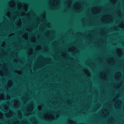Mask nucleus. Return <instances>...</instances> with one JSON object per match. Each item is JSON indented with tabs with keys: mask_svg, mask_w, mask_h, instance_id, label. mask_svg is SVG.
Listing matches in <instances>:
<instances>
[{
	"mask_svg": "<svg viewBox=\"0 0 124 124\" xmlns=\"http://www.w3.org/2000/svg\"><path fill=\"white\" fill-rule=\"evenodd\" d=\"M31 103H32V104H31V109L30 110V111H29L30 113L29 115H28L27 114H26L25 116H28V115H29L31 114V112L33 111V110L34 109V105L33 104V101H32Z\"/></svg>",
	"mask_w": 124,
	"mask_h": 124,
	"instance_id": "1",
	"label": "nucleus"
},
{
	"mask_svg": "<svg viewBox=\"0 0 124 124\" xmlns=\"http://www.w3.org/2000/svg\"><path fill=\"white\" fill-rule=\"evenodd\" d=\"M14 100L15 101V102H16V104L14 105V107L16 108H18L20 105V102L18 101H16V99H15Z\"/></svg>",
	"mask_w": 124,
	"mask_h": 124,
	"instance_id": "2",
	"label": "nucleus"
},
{
	"mask_svg": "<svg viewBox=\"0 0 124 124\" xmlns=\"http://www.w3.org/2000/svg\"><path fill=\"white\" fill-rule=\"evenodd\" d=\"M68 121L69 124H76V122L73 121H71L70 120H68Z\"/></svg>",
	"mask_w": 124,
	"mask_h": 124,
	"instance_id": "3",
	"label": "nucleus"
},
{
	"mask_svg": "<svg viewBox=\"0 0 124 124\" xmlns=\"http://www.w3.org/2000/svg\"><path fill=\"white\" fill-rule=\"evenodd\" d=\"M117 50H120L121 51V54H119L118 55V56L119 57H120V56H122L123 55V54L122 53V52L121 51V49H119V48H117Z\"/></svg>",
	"mask_w": 124,
	"mask_h": 124,
	"instance_id": "4",
	"label": "nucleus"
},
{
	"mask_svg": "<svg viewBox=\"0 0 124 124\" xmlns=\"http://www.w3.org/2000/svg\"><path fill=\"white\" fill-rule=\"evenodd\" d=\"M19 113H18V115L20 117L21 119L22 118V114L21 112L20 111H19Z\"/></svg>",
	"mask_w": 124,
	"mask_h": 124,
	"instance_id": "5",
	"label": "nucleus"
},
{
	"mask_svg": "<svg viewBox=\"0 0 124 124\" xmlns=\"http://www.w3.org/2000/svg\"><path fill=\"white\" fill-rule=\"evenodd\" d=\"M4 107L5 108L4 109L5 110H8L9 108L8 107H7L6 105L5 104H4L3 105Z\"/></svg>",
	"mask_w": 124,
	"mask_h": 124,
	"instance_id": "6",
	"label": "nucleus"
},
{
	"mask_svg": "<svg viewBox=\"0 0 124 124\" xmlns=\"http://www.w3.org/2000/svg\"><path fill=\"white\" fill-rule=\"evenodd\" d=\"M10 3L11 4V5L12 4H13L14 5V6H16V3L14 1H11L10 2Z\"/></svg>",
	"mask_w": 124,
	"mask_h": 124,
	"instance_id": "7",
	"label": "nucleus"
},
{
	"mask_svg": "<svg viewBox=\"0 0 124 124\" xmlns=\"http://www.w3.org/2000/svg\"><path fill=\"white\" fill-rule=\"evenodd\" d=\"M0 114H1V116H0V118L2 119H4V116L3 115V114H2V113H0Z\"/></svg>",
	"mask_w": 124,
	"mask_h": 124,
	"instance_id": "8",
	"label": "nucleus"
},
{
	"mask_svg": "<svg viewBox=\"0 0 124 124\" xmlns=\"http://www.w3.org/2000/svg\"><path fill=\"white\" fill-rule=\"evenodd\" d=\"M4 95L3 93H2L1 95V96H2V99H0L1 100H5L4 97Z\"/></svg>",
	"mask_w": 124,
	"mask_h": 124,
	"instance_id": "9",
	"label": "nucleus"
},
{
	"mask_svg": "<svg viewBox=\"0 0 124 124\" xmlns=\"http://www.w3.org/2000/svg\"><path fill=\"white\" fill-rule=\"evenodd\" d=\"M10 97L8 95L7 96V98L6 99V100H10Z\"/></svg>",
	"mask_w": 124,
	"mask_h": 124,
	"instance_id": "10",
	"label": "nucleus"
},
{
	"mask_svg": "<svg viewBox=\"0 0 124 124\" xmlns=\"http://www.w3.org/2000/svg\"><path fill=\"white\" fill-rule=\"evenodd\" d=\"M34 118L35 119V123L36 124H37L38 123V122L37 121V119L35 118V117H34Z\"/></svg>",
	"mask_w": 124,
	"mask_h": 124,
	"instance_id": "11",
	"label": "nucleus"
},
{
	"mask_svg": "<svg viewBox=\"0 0 124 124\" xmlns=\"http://www.w3.org/2000/svg\"><path fill=\"white\" fill-rule=\"evenodd\" d=\"M10 81L11 82L10 83L9 82V83H8V85H10L11 86H12V82H11L12 81V80H10Z\"/></svg>",
	"mask_w": 124,
	"mask_h": 124,
	"instance_id": "12",
	"label": "nucleus"
},
{
	"mask_svg": "<svg viewBox=\"0 0 124 124\" xmlns=\"http://www.w3.org/2000/svg\"><path fill=\"white\" fill-rule=\"evenodd\" d=\"M26 6H27V8L26 9H25V11L26 12H27L28 11V5L27 4H25Z\"/></svg>",
	"mask_w": 124,
	"mask_h": 124,
	"instance_id": "13",
	"label": "nucleus"
},
{
	"mask_svg": "<svg viewBox=\"0 0 124 124\" xmlns=\"http://www.w3.org/2000/svg\"><path fill=\"white\" fill-rule=\"evenodd\" d=\"M10 113H11V114H10V116H11L12 115V114L13 112L11 110H10Z\"/></svg>",
	"mask_w": 124,
	"mask_h": 124,
	"instance_id": "14",
	"label": "nucleus"
},
{
	"mask_svg": "<svg viewBox=\"0 0 124 124\" xmlns=\"http://www.w3.org/2000/svg\"><path fill=\"white\" fill-rule=\"evenodd\" d=\"M43 16L44 17V18L46 20V13H45L44 14Z\"/></svg>",
	"mask_w": 124,
	"mask_h": 124,
	"instance_id": "15",
	"label": "nucleus"
},
{
	"mask_svg": "<svg viewBox=\"0 0 124 124\" xmlns=\"http://www.w3.org/2000/svg\"><path fill=\"white\" fill-rule=\"evenodd\" d=\"M87 74L88 77H91V74H90V73H88V74Z\"/></svg>",
	"mask_w": 124,
	"mask_h": 124,
	"instance_id": "16",
	"label": "nucleus"
},
{
	"mask_svg": "<svg viewBox=\"0 0 124 124\" xmlns=\"http://www.w3.org/2000/svg\"><path fill=\"white\" fill-rule=\"evenodd\" d=\"M30 51L31 52L30 53V54L31 55L33 53H32V49H30Z\"/></svg>",
	"mask_w": 124,
	"mask_h": 124,
	"instance_id": "17",
	"label": "nucleus"
},
{
	"mask_svg": "<svg viewBox=\"0 0 124 124\" xmlns=\"http://www.w3.org/2000/svg\"><path fill=\"white\" fill-rule=\"evenodd\" d=\"M48 23H49V24L47 25V26H48V27L50 28V24L51 23L50 22H49Z\"/></svg>",
	"mask_w": 124,
	"mask_h": 124,
	"instance_id": "18",
	"label": "nucleus"
},
{
	"mask_svg": "<svg viewBox=\"0 0 124 124\" xmlns=\"http://www.w3.org/2000/svg\"><path fill=\"white\" fill-rule=\"evenodd\" d=\"M102 78L105 79V80H107V78L106 77H104L103 78Z\"/></svg>",
	"mask_w": 124,
	"mask_h": 124,
	"instance_id": "19",
	"label": "nucleus"
},
{
	"mask_svg": "<svg viewBox=\"0 0 124 124\" xmlns=\"http://www.w3.org/2000/svg\"><path fill=\"white\" fill-rule=\"evenodd\" d=\"M18 59L17 58L15 60V62H18Z\"/></svg>",
	"mask_w": 124,
	"mask_h": 124,
	"instance_id": "20",
	"label": "nucleus"
},
{
	"mask_svg": "<svg viewBox=\"0 0 124 124\" xmlns=\"http://www.w3.org/2000/svg\"><path fill=\"white\" fill-rule=\"evenodd\" d=\"M15 35V34L14 33H12L11 35H10V36H12L13 35Z\"/></svg>",
	"mask_w": 124,
	"mask_h": 124,
	"instance_id": "21",
	"label": "nucleus"
},
{
	"mask_svg": "<svg viewBox=\"0 0 124 124\" xmlns=\"http://www.w3.org/2000/svg\"><path fill=\"white\" fill-rule=\"evenodd\" d=\"M57 4L58 5V6H57V7H58V8H59V2L57 3Z\"/></svg>",
	"mask_w": 124,
	"mask_h": 124,
	"instance_id": "22",
	"label": "nucleus"
},
{
	"mask_svg": "<svg viewBox=\"0 0 124 124\" xmlns=\"http://www.w3.org/2000/svg\"><path fill=\"white\" fill-rule=\"evenodd\" d=\"M69 8L70 7L71 3L70 2L69 3Z\"/></svg>",
	"mask_w": 124,
	"mask_h": 124,
	"instance_id": "23",
	"label": "nucleus"
},
{
	"mask_svg": "<svg viewBox=\"0 0 124 124\" xmlns=\"http://www.w3.org/2000/svg\"><path fill=\"white\" fill-rule=\"evenodd\" d=\"M117 74H121V72H119V71L118 72H117Z\"/></svg>",
	"mask_w": 124,
	"mask_h": 124,
	"instance_id": "24",
	"label": "nucleus"
},
{
	"mask_svg": "<svg viewBox=\"0 0 124 124\" xmlns=\"http://www.w3.org/2000/svg\"><path fill=\"white\" fill-rule=\"evenodd\" d=\"M118 16H119L122 17V15L121 14H119L118 15Z\"/></svg>",
	"mask_w": 124,
	"mask_h": 124,
	"instance_id": "25",
	"label": "nucleus"
},
{
	"mask_svg": "<svg viewBox=\"0 0 124 124\" xmlns=\"http://www.w3.org/2000/svg\"><path fill=\"white\" fill-rule=\"evenodd\" d=\"M84 71H85L86 72H88L85 69H84Z\"/></svg>",
	"mask_w": 124,
	"mask_h": 124,
	"instance_id": "26",
	"label": "nucleus"
},
{
	"mask_svg": "<svg viewBox=\"0 0 124 124\" xmlns=\"http://www.w3.org/2000/svg\"><path fill=\"white\" fill-rule=\"evenodd\" d=\"M52 118L53 119V120H54V119H55V118L53 116Z\"/></svg>",
	"mask_w": 124,
	"mask_h": 124,
	"instance_id": "27",
	"label": "nucleus"
},
{
	"mask_svg": "<svg viewBox=\"0 0 124 124\" xmlns=\"http://www.w3.org/2000/svg\"><path fill=\"white\" fill-rule=\"evenodd\" d=\"M46 49L47 50V51H48V47L47 46L46 47Z\"/></svg>",
	"mask_w": 124,
	"mask_h": 124,
	"instance_id": "28",
	"label": "nucleus"
},
{
	"mask_svg": "<svg viewBox=\"0 0 124 124\" xmlns=\"http://www.w3.org/2000/svg\"><path fill=\"white\" fill-rule=\"evenodd\" d=\"M112 58L113 59V63H115V61L113 59V58Z\"/></svg>",
	"mask_w": 124,
	"mask_h": 124,
	"instance_id": "29",
	"label": "nucleus"
},
{
	"mask_svg": "<svg viewBox=\"0 0 124 124\" xmlns=\"http://www.w3.org/2000/svg\"><path fill=\"white\" fill-rule=\"evenodd\" d=\"M45 119L46 120H47V119H48V118L47 117H45Z\"/></svg>",
	"mask_w": 124,
	"mask_h": 124,
	"instance_id": "30",
	"label": "nucleus"
},
{
	"mask_svg": "<svg viewBox=\"0 0 124 124\" xmlns=\"http://www.w3.org/2000/svg\"><path fill=\"white\" fill-rule=\"evenodd\" d=\"M28 31H29L30 32L31 31L29 29H28L27 30Z\"/></svg>",
	"mask_w": 124,
	"mask_h": 124,
	"instance_id": "31",
	"label": "nucleus"
},
{
	"mask_svg": "<svg viewBox=\"0 0 124 124\" xmlns=\"http://www.w3.org/2000/svg\"><path fill=\"white\" fill-rule=\"evenodd\" d=\"M104 17H107V15H105L104 16Z\"/></svg>",
	"mask_w": 124,
	"mask_h": 124,
	"instance_id": "32",
	"label": "nucleus"
},
{
	"mask_svg": "<svg viewBox=\"0 0 124 124\" xmlns=\"http://www.w3.org/2000/svg\"><path fill=\"white\" fill-rule=\"evenodd\" d=\"M93 65L94 66H95V63H93Z\"/></svg>",
	"mask_w": 124,
	"mask_h": 124,
	"instance_id": "33",
	"label": "nucleus"
},
{
	"mask_svg": "<svg viewBox=\"0 0 124 124\" xmlns=\"http://www.w3.org/2000/svg\"><path fill=\"white\" fill-rule=\"evenodd\" d=\"M20 25L21 26L22 25L21 22V23H20Z\"/></svg>",
	"mask_w": 124,
	"mask_h": 124,
	"instance_id": "34",
	"label": "nucleus"
},
{
	"mask_svg": "<svg viewBox=\"0 0 124 124\" xmlns=\"http://www.w3.org/2000/svg\"><path fill=\"white\" fill-rule=\"evenodd\" d=\"M28 15L29 16H30V15L29 13H28Z\"/></svg>",
	"mask_w": 124,
	"mask_h": 124,
	"instance_id": "35",
	"label": "nucleus"
},
{
	"mask_svg": "<svg viewBox=\"0 0 124 124\" xmlns=\"http://www.w3.org/2000/svg\"><path fill=\"white\" fill-rule=\"evenodd\" d=\"M7 102L8 103V104H9V101H7Z\"/></svg>",
	"mask_w": 124,
	"mask_h": 124,
	"instance_id": "36",
	"label": "nucleus"
},
{
	"mask_svg": "<svg viewBox=\"0 0 124 124\" xmlns=\"http://www.w3.org/2000/svg\"><path fill=\"white\" fill-rule=\"evenodd\" d=\"M119 13H120V14H121V11H120V10H119Z\"/></svg>",
	"mask_w": 124,
	"mask_h": 124,
	"instance_id": "37",
	"label": "nucleus"
},
{
	"mask_svg": "<svg viewBox=\"0 0 124 124\" xmlns=\"http://www.w3.org/2000/svg\"><path fill=\"white\" fill-rule=\"evenodd\" d=\"M83 114H84L85 115V112H83Z\"/></svg>",
	"mask_w": 124,
	"mask_h": 124,
	"instance_id": "38",
	"label": "nucleus"
},
{
	"mask_svg": "<svg viewBox=\"0 0 124 124\" xmlns=\"http://www.w3.org/2000/svg\"><path fill=\"white\" fill-rule=\"evenodd\" d=\"M18 52H17L16 53V55L17 56V54H18Z\"/></svg>",
	"mask_w": 124,
	"mask_h": 124,
	"instance_id": "39",
	"label": "nucleus"
},
{
	"mask_svg": "<svg viewBox=\"0 0 124 124\" xmlns=\"http://www.w3.org/2000/svg\"><path fill=\"white\" fill-rule=\"evenodd\" d=\"M59 115H58L57 116V117H59Z\"/></svg>",
	"mask_w": 124,
	"mask_h": 124,
	"instance_id": "40",
	"label": "nucleus"
},
{
	"mask_svg": "<svg viewBox=\"0 0 124 124\" xmlns=\"http://www.w3.org/2000/svg\"><path fill=\"white\" fill-rule=\"evenodd\" d=\"M55 32H56L55 31H54V34L55 33Z\"/></svg>",
	"mask_w": 124,
	"mask_h": 124,
	"instance_id": "41",
	"label": "nucleus"
},
{
	"mask_svg": "<svg viewBox=\"0 0 124 124\" xmlns=\"http://www.w3.org/2000/svg\"><path fill=\"white\" fill-rule=\"evenodd\" d=\"M111 1V2H113V0H112Z\"/></svg>",
	"mask_w": 124,
	"mask_h": 124,
	"instance_id": "42",
	"label": "nucleus"
},
{
	"mask_svg": "<svg viewBox=\"0 0 124 124\" xmlns=\"http://www.w3.org/2000/svg\"><path fill=\"white\" fill-rule=\"evenodd\" d=\"M69 103L70 104H71V102H69Z\"/></svg>",
	"mask_w": 124,
	"mask_h": 124,
	"instance_id": "43",
	"label": "nucleus"
},
{
	"mask_svg": "<svg viewBox=\"0 0 124 124\" xmlns=\"http://www.w3.org/2000/svg\"><path fill=\"white\" fill-rule=\"evenodd\" d=\"M25 13H24V14H23V16H25Z\"/></svg>",
	"mask_w": 124,
	"mask_h": 124,
	"instance_id": "44",
	"label": "nucleus"
},
{
	"mask_svg": "<svg viewBox=\"0 0 124 124\" xmlns=\"http://www.w3.org/2000/svg\"><path fill=\"white\" fill-rule=\"evenodd\" d=\"M99 12L98 11L97 12V14H99Z\"/></svg>",
	"mask_w": 124,
	"mask_h": 124,
	"instance_id": "45",
	"label": "nucleus"
},
{
	"mask_svg": "<svg viewBox=\"0 0 124 124\" xmlns=\"http://www.w3.org/2000/svg\"><path fill=\"white\" fill-rule=\"evenodd\" d=\"M120 28H122V27L121 26H120Z\"/></svg>",
	"mask_w": 124,
	"mask_h": 124,
	"instance_id": "46",
	"label": "nucleus"
},
{
	"mask_svg": "<svg viewBox=\"0 0 124 124\" xmlns=\"http://www.w3.org/2000/svg\"><path fill=\"white\" fill-rule=\"evenodd\" d=\"M111 20L112 22H113V19H111Z\"/></svg>",
	"mask_w": 124,
	"mask_h": 124,
	"instance_id": "47",
	"label": "nucleus"
},
{
	"mask_svg": "<svg viewBox=\"0 0 124 124\" xmlns=\"http://www.w3.org/2000/svg\"><path fill=\"white\" fill-rule=\"evenodd\" d=\"M21 74H22V71H21Z\"/></svg>",
	"mask_w": 124,
	"mask_h": 124,
	"instance_id": "48",
	"label": "nucleus"
},
{
	"mask_svg": "<svg viewBox=\"0 0 124 124\" xmlns=\"http://www.w3.org/2000/svg\"><path fill=\"white\" fill-rule=\"evenodd\" d=\"M40 49H41V46H40Z\"/></svg>",
	"mask_w": 124,
	"mask_h": 124,
	"instance_id": "49",
	"label": "nucleus"
},
{
	"mask_svg": "<svg viewBox=\"0 0 124 124\" xmlns=\"http://www.w3.org/2000/svg\"><path fill=\"white\" fill-rule=\"evenodd\" d=\"M56 36H54V38H55Z\"/></svg>",
	"mask_w": 124,
	"mask_h": 124,
	"instance_id": "50",
	"label": "nucleus"
},
{
	"mask_svg": "<svg viewBox=\"0 0 124 124\" xmlns=\"http://www.w3.org/2000/svg\"><path fill=\"white\" fill-rule=\"evenodd\" d=\"M27 37H28V34L27 35Z\"/></svg>",
	"mask_w": 124,
	"mask_h": 124,
	"instance_id": "51",
	"label": "nucleus"
},
{
	"mask_svg": "<svg viewBox=\"0 0 124 124\" xmlns=\"http://www.w3.org/2000/svg\"><path fill=\"white\" fill-rule=\"evenodd\" d=\"M116 101V100H114V101Z\"/></svg>",
	"mask_w": 124,
	"mask_h": 124,
	"instance_id": "52",
	"label": "nucleus"
},
{
	"mask_svg": "<svg viewBox=\"0 0 124 124\" xmlns=\"http://www.w3.org/2000/svg\"><path fill=\"white\" fill-rule=\"evenodd\" d=\"M44 61L45 62H46V60H44Z\"/></svg>",
	"mask_w": 124,
	"mask_h": 124,
	"instance_id": "53",
	"label": "nucleus"
},
{
	"mask_svg": "<svg viewBox=\"0 0 124 124\" xmlns=\"http://www.w3.org/2000/svg\"><path fill=\"white\" fill-rule=\"evenodd\" d=\"M118 106H119V107H120V105H118Z\"/></svg>",
	"mask_w": 124,
	"mask_h": 124,
	"instance_id": "54",
	"label": "nucleus"
},
{
	"mask_svg": "<svg viewBox=\"0 0 124 124\" xmlns=\"http://www.w3.org/2000/svg\"><path fill=\"white\" fill-rule=\"evenodd\" d=\"M19 61L21 62H22V61L21 60H19Z\"/></svg>",
	"mask_w": 124,
	"mask_h": 124,
	"instance_id": "55",
	"label": "nucleus"
},
{
	"mask_svg": "<svg viewBox=\"0 0 124 124\" xmlns=\"http://www.w3.org/2000/svg\"><path fill=\"white\" fill-rule=\"evenodd\" d=\"M107 113L108 114H109V112H108Z\"/></svg>",
	"mask_w": 124,
	"mask_h": 124,
	"instance_id": "56",
	"label": "nucleus"
},
{
	"mask_svg": "<svg viewBox=\"0 0 124 124\" xmlns=\"http://www.w3.org/2000/svg\"><path fill=\"white\" fill-rule=\"evenodd\" d=\"M78 33H79V34H80V33L79 32H78Z\"/></svg>",
	"mask_w": 124,
	"mask_h": 124,
	"instance_id": "57",
	"label": "nucleus"
},
{
	"mask_svg": "<svg viewBox=\"0 0 124 124\" xmlns=\"http://www.w3.org/2000/svg\"><path fill=\"white\" fill-rule=\"evenodd\" d=\"M17 122H18L19 123H19V122H18V121H17Z\"/></svg>",
	"mask_w": 124,
	"mask_h": 124,
	"instance_id": "58",
	"label": "nucleus"
},
{
	"mask_svg": "<svg viewBox=\"0 0 124 124\" xmlns=\"http://www.w3.org/2000/svg\"><path fill=\"white\" fill-rule=\"evenodd\" d=\"M6 73L7 74L8 73V72H7Z\"/></svg>",
	"mask_w": 124,
	"mask_h": 124,
	"instance_id": "59",
	"label": "nucleus"
},
{
	"mask_svg": "<svg viewBox=\"0 0 124 124\" xmlns=\"http://www.w3.org/2000/svg\"><path fill=\"white\" fill-rule=\"evenodd\" d=\"M24 102H25V103H26V102L25 101H24Z\"/></svg>",
	"mask_w": 124,
	"mask_h": 124,
	"instance_id": "60",
	"label": "nucleus"
},
{
	"mask_svg": "<svg viewBox=\"0 0 124 124\" xmlns=\"http://www.w3.org/2000/svg\"><path fill=\"white\" fill-rule=\"evenodd\" d=\"M91 85H92V83L91 82Z\"/></svg>",
	"mask_w": 124,
	"mask_h": 124,
	"instance_id": "61",
	"label": "nucleus"
},
{
	"mask_svg": "<svg viewBox=\"0 0 124 124\" xmlns=\"http://www.w3.org/2000/svg\"><path fill=\"white\" fill-rule=\"evenodd\" d=\"M2 51H4V50H2Z\"/></svg>",
	"mask_w": 124,
	"mask_h": 124,
	"instance_id": "62",
	"label": "nucleus"
},
{
	"mask_svg": "<svg viewBox=\"0 0 124 124\" xmlns=\"http://www.w3.org/2000/svg\"><path fill=\"white\" fill-rule=\"evenodd\" d=\"M37 27H38V26H36V27H37Z\"/></svg>",
	"mask_w": 124,
	"mask_h": 124,
	"instance_id": "63",
	"label": "nucleus"
},
{
	"mask_svg": "<svg viewBox=\"0 0 124 124\" xmlns=\"http://www.w3.org/2000/svg\"><path fill=\"white\" fill-rule=\"evenodd\" d=\"M70 30H72V29L71 28V29H70Z\"/></svg>",
	"mask_w": 124,
	"mask_h": 124,
	"instance_id": "64",
	"label": "nucleus"
}]
</instances>
